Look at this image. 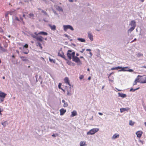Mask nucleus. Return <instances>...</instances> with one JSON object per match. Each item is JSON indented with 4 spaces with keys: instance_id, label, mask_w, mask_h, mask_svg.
Wrapping results in <instances>:
<instances>
[{
    "instance_id": "1",
    "label": "nucleus",
    "mask_w": 146,
    "mask_h": 146,
    "mask_svg": "<svg viewBox=\"0 0 146 146\" xmlns=\"http://www.w3.org/2000/svg\"><path fill=\"white\" fill-rule=\"evenodd\" d=\"M75 52H73L72 53V61L77 63H79L78 64L80 65L82 63L79 58L75 56Z\"/></svg>"
},
{
    "instance_id": "2",
    "label": "nucleus",
    "mask_w": 146,
    "mask_h": 146,
    "mask_svg": "<svg viewBox=\"0 0 146 146\" xmlns=\"http://www.w3.org/2000/svg\"><path fill=\"white\" fill-rule=\"evenodd\" d=\"M99 130L98 128H94L90 130L87 133L88 135H93L96 133L98 132Z\"/></svg>"
},
{
    "instance_id": "3",
    "label": "nucleus",
    "mask_w": 146,
    "mask_h": 146,
    "mask_svg": "<svg viewBox=\"0 0 146 146\" xmlns=\"http://www.w3.org/2000/svg\"><path fill=\"white\" fill-rule=\"evenodd\" d=\"M63 27L64 30L65 31L68 29H70L72 31H73L74 30L72 27L70 25H64Z\"/></svg>"
},
{
    "instance_id": "4",
    "label": "nucleus",
    "mask_w": 146,
    "mask_h": 146,
    "mask_svg": "<svg viewBox=\"0 0 146 146\" xmlns=\"http://www.w3.org/2000/svg\"><path fill=\"white\" fill-rule=\"evenodd\" d=\"M140 83L141 84L146 83V77L145 76H141L140 77Z\"/></svg>"
},
{
    "instance_id": "5",
    "label": "nucleus",
    "mask_w": 146,
    "mask_h": 146,
    "mask_svg": "<svg viewBox=\"0 0 146 146\" xmlns=\"http://www.w3.org/2000/svg\"><path fill=\"white\" fill-rule=\"evenodd\" d=\"M129 26L131 27L135 28L136 26V22L134 20H132L129 22Z\"/></svg>"
},
{
    "instance_id": "6",
    "label": "nucleus",
    "mask_w": 146,
    "mask_h": 146,
    "mask_svg": "<svg viewBox=\"0 0 146 146\" xmlns=\"http://www.w3.org/2000/svg\"><path fill=\"white\" fill-rule=\"evenodd\" d=\"M72 50H69L68 51L67 53V56L70 60H71L72 58Z\"/></svg>"
},
{
    "instance_id": "7",
    "label": "nucleus",
    "mask_w": 146,
    "mask_h": 146,
    "mask_svg": "<svg viewBox=\"0 0 146 146\" xmlns=\"http://www.w3.org/2000/svg\"><path fill=\"white\" fill-rule=\"evenodd\" d=\"M58 56L64 58L65 60H67V59L65 58V56L64 55V53L62 51H60L58 53Z\"/></svg>"
},
{
    "instance_id": "8",
    "label": "nucleus",
    "mask_w": 146,
    "mask_h": 146,
    "mask_svg": "<svg viewBox=\"0 0 146 146\" xmlns=\"http://www.w3.org/2000/svg\"><path fill=\"white\" fill-rule=\"evenodd\" d=\"M80 146H87V144L85 141H81L80 142Z\"/></svg>"
},
{
    "instance_id": "9",
    "label": "nucleus",
    "mask_w": 146,
    "mask_h": 146,
    "mask_svg": "<svg viewBox=\"0 0 146 146\" xmlns=\"http://www.w3.org/2000/svg\"><path fill=\"white\" fill-rule=\"evenodd\" d=\"M88 34L89 38L91 41H93V36L92 34L90 32H88Z\"/></svg>"
},
{
    "instance_id": "10",
    "label": "nucleus",
    "mask_w": 146,
    "mask_h": 146,
    "mask_svg": "<svg viewBox=\"0 0 146 146\" xmlns=\"http://www.w3.org/2000/svg\"><path fill=\"white\" fill-rule=\"evenodd\" d=\"M6 95V94L1 92H0V99L1 98L3 99L4 98Z\"/></svg>"
},
{
    "instance_id": "11",
    "label": "nucleus",
    "mask_w": 146,
    "mask_h": 146,
    "mask_svg": "<svg viewBox=\"0 0 146 146\" xmlns=\"http://www.w3.org/2000/svg\"><path fill=\"white\" fill-rule=\"evenodd\" d=\"M142 132L141 131H138L136 133V134L138 137H140L142 135Z\"/></svg>"
},
{
    "instance_id": "12",
    "label": "nucleus",
    "mask_w": 146,
    "mask_h": 146,
    "mask_svg": "<svg viewBox=\"0 0 146 146\" xmlns=\"http://www.w3.org/2000/svg\"><path fill=\"white\" fill-rule=\"evenodd\" d=\"M43 38L40 36H37L36 38V40L40 42H42L43 40Z\"/></svg>"
},
{
    "instance_id": "13",
    "label": "nucleus",
    "mask_w": 146,
    "mask_h": 146,
    "mask_svg": "<svg viewBox=\"0 0 146 146\" xmlns=\"http://www.w3.org/2000/svg\"><path fill=\"white\" fill-rule=\"evenodd\" d=\"M60 115H63L66 112V110L62 108L60 110Z\"/></svg>"
},
{
    "instance_id": "14",
    "label": "nucleus",
    "mask_w": 146,
    "mask_h": 146,
    "mask_svg": "<svg viewBox=\"0 0 146 146\" xmlns=\"http://www.w3.org/2000/svg\"><path fill=\"white\" fill-rule=\"evenodd\" d=\"M64 81L66 84H67L69 85V86H70V84L69 82V80L68 78V77H66L64 79Z\"/></svg>"
},
{
    "instance_id": "15",
    "label": "nucleus",
    "mask_w": 146,
    "mask_h": 146,
    "mask_svg": "<svg viewBox=\"0 0 146 146\" xmlns=\"http://www.w3.org/2000/svg\"><path fill=\"white\" fill-rule=\"evenodd\" d=\"M55 6L56 8L58 11L60 12L63 11V9L61 7L57 5Z\"/></svg>"
},
{
    "instance_id": "16",
    "label": "nucleus",
    "mask_w": 146,
    "mask_h": 146,
    "mask_svg": "<svg viewBox=\"0 0 146 146\" xmlns=\"http://www.w3.org/2000/svg\"><path fill=\"white\" fill-rule=\"evenodd\" d=\"M119 137V135L117 133H115L113 135L112 137V139H115Z\"/></svg>"
},
{
    "instance_id": "17",
    "label": "nucleus",
    "mask_w": 146,
    "mask_h": 146,
    "mask_svg": "<svg viewBox=\"0 0 146 146\" xmlns=\"http://www.w3.org/2000/svg\"><path fill=\"white\" fill-rule=\"evenodd\" d=\"M118 94L119 96L121 97L122 98H125L126 96V94L122 93H119Z\"/></svg>"
},
{
    "instance_id": "18",
    "label": "nucleus",
    "mask_w": 146,
    "mask_h": 146,
    "mask_svg": "<svg viewBox=\"0 0 146 146\" xmlns=\"http://www.w3.org/2000/svg\"><path fill=\"white\" fill-rule=\"evenodd\" d=\"M21 59L24 61H26L27 60V57L23 56H20Z\"/></svg>"
},
{
    "instance_id": "19",
    "label": "nucleus",
    "mask_w": 146,
    "mask_h": 146,
    "mask_svg": "<svg viewBox=\"0 0 146 146\" xmlns=\"http://www.w3.org/2000/svg\"><path fill=\"white\" fill-rule=\"evenodd\" d=\"M38 34L41 35H48V33L44 31H41L38 33Z\"/></svg>"
},
{
    "instance_id": "20",
    "label": "nucleus",
    "mask_w": 146,
    "mask_h": 146,
    "mask_svg": "<svg viewBox=\"0 0 146 146\" xmlns=\"http://www.w3.org/2000/svg\"><path fill=\"white\" fill-rule=\"evenodd\" d=\"M129 110V109L121 108L120 109V111L121 113H122L123 112L126 111H128Z\"/></svg>"
},
{
    "instance_id": "21",
    "label": "nucleus",
    "mask_w": 146,
    "mask_h": 146,
    "mask_svg": "<svg viewBox=\"0 0 146 146\" xmlns=\"http://www.w3.org/2000/svg\"><path fill=\"white\" fill-rule=\"evenodd\" d=\"M49 26L52 30L54 31L56 29V27L55 25H49Z\"/></svg>"
},
{
    "instance_id": "22",
    "label": "nucleus",
    "mask_w": 146,
    "mask_h": 146,
    "mask_svg": "<svg viewBox=\"0 0 146 146\" xmlns=\"http://www.w3.org/2000/svg\"><path fill=\"white\" fill-rule=\"evenodd\" d=\"M135 29V28L131 27L127 31L128 33L129 34V33H131L132 31Z\"/></svg>"
},
{
    "instance_id": "23",
    "label": "nucleus",
    "mask_w": 146,
    "mask_h": 146,
    "mask_svg": "<svg viewBox=\"0 0 146 146\" xmlns=\"http://www.w3.org/2000/svg\"><path fill=\"white\" fill-rule=\"evenodd\" d=\"M77 114L76 111L74 110L72 112L71 116L72 117H74Z\"/></svg>"
},
{
    "instance_id": "24",
    "label": "nucleus",
    "mask_w": 146,
    "mask_h": 146,
    "mask_svg": "<svg viewBox=\"0 0 146 146\" xmlns=\"http://www.w3.org/2000/svg\"><path fill=\"white\" fill-rule=\"evenodd\" d=\"M1 124L4 127H5L8 125V123L7 121H6L4 122H2Z\"/></svg>"
},
{
    "instance_id": "25",
    "label": "nucleus",
    "mask_w": 146,
    "mask_h": 146,
    "mask_svg": "<svg viewBox=\"0 0 146 146\" xmlns=\"http://www.w3.org/2000/svg\"><path fill=\"white\" fill-rule=\"evenodd\" d=\"M141 76L139 75H138L136 79L135 80V81H137V82H138L140 83V77Z\"/></svg>"
},
{
    "instance_id": "26",
    "label": "nucleus",
    "mask_w": 146,
    "mask_h": 146,
    "mask_svg": "<svg viewBox=\"0 0 146 146\" xmlns=\"http://www.w3.org/2000/svg\"><path fill=\"white\" fill-rule=\"evenodd\" d=\"M0 49L1 51H0V52H5L7 51L2 46L0 47Z\"/></svg>"
},
{
    "instance_id": "27",
    "label": "nucleus",
    "mask_w": 146,
    "mask_h": 146,
    "mask_svg": "<svg viewBox=\"0 0 146 146\" xmlns=\"http://www.w3.org/2000/svg\"><path fill=\"white\" fill-rule=\"evenodd\" d=\"M77 40L79 41L82 42H85L86 40L85 39L81 38H78Z\"/></svg>"
},
{
    "instance_id": "28",
    "label": "nucleus",
    "mask_w": 146,
    "mask_h": 146,
    "mask_svg": "<svg viewBox=\"0 0 146 146\" xmlns=\"http://www.w3.org/2000/svg\"><path fill=\"white\" fill-rule=\"evenodd\" d=\"M27 17H28L31 18L32 17H34V15L33 13H30L28 15Z\"/></svg>"
},
{
    "instance_id": "29",
    "label": "nucleus",
    "mask_w": 146,
    "mask_h": 146,
    "mask_svg": "<svg viewBox=\"0 0 146 146\" xmlns=\"http://www.w3.org/2000/svg\"><path fill=\"white\" fill-rule=\"evenodd\" d=\"M120 69H121L120 70H119L118 71V72H121V71H127V70L125 69V68L124 67H122Z\"/></svg>"
},
{
    "instance_id": "30",
    "label": "nucleus",
    "mask_w": 146,
    "mask_h": 146,
    "mask_svg": "<svg viewBox=\"0 0 146 146\" xmlns=\"http://www.w3.org/2000/svg\"><path fill=\"white\" fill-rule=\"evenodd\" d=\"M139 87H138V88L135 89H133V88H131L130 89V91L134 92L135 91V90L139 89Z\"/></svg>"
},
{
    "instance_id": "31",
    "label": "nucleus",
    "mask_w": 146,
    "mask_h": 146,
    "mask_svg": "<svg viewBox=\"0 0 146 146\" xmlns=\"http://www.w3.org/2000/svg\"><path fill=\"white\" fill-rule=\"evenodd\" d=\"M37 46H39L41 49L42 48V46L40 42H37Z\"/></svg>"
},
{
    "instance_id": "32",
    "label": "nucleus",
    "mask_w": 146,
    "mask_h": 146,
    "mask_svg": "<svg viewBox=\"0 0 146 146\" xmlns=\"http://www.w3.org/2000/svg\"><path fill=\"white\" fill-rule=\"evenodd\" d=\"M134 123L131 120H130L129 121V124L130 125H133L134 124Z\"/></svg>"
},
{
    "instance_id": "33",
    "label": "nucleus",
    "mask_w": 146,
    "mask_h": 146,
    "mask_svg": "<svg viewBox=\"0 0 146 146\" xmlns=\"http://www.w3.org/2000/svg\"><path fill=\"white\" fill-rule=\"evenodd\" d=\"M67 63L69 65H71L72 64H73L74 63L72 62L71 61H68L67 62Z\"/></svg>"
},
{
    "instance_id": "34",
    "label": "nucleus",
    "mask_w": 146,
    "mask_h": 146,
    "mask_svg": "<svg viewBox=\"0 0 146 146\" xmlns=\"http://www.w3.org/2000/svg\"><path fill=\"white\" fill-rule=\"evenodd\" d=\"M31 35L33 38L36 39V38L37 37V36L36 35H35L33 34H31Z\"/></svg>"
},
{
    "instance_id": "35",
    "label": "nucleus",
    "mask_w": 146,
    "mask_h": 146,
    "mask_svg": "<svg viewBox=\"0 0 146 146\" xmlns=\"http://www.w3.org/2000/svg\"><path fill=\"white\" fill-rule=\"evenodd\" d=\"M68 104L67 102H64V104L63 105V106L64 107H66L68 106Z\"/></svg>"
},
{
    "instance_id": "36",
    "label": "nucleus",
    "mask_w": 146,
    "mask_h": 146,
    "mask_svg": "<svg viewBox=\"0 0 146 146\" xmlns=\"http://www.w3.org/2000/svg\"><path fill=\"white\" fill-rule=\"evenodd\" d=\"M49 61H50V62H53L54 63L55 62V60H53V59H51L50 58H49Z\"/></svg>"
},
{
    "instance_id": "37",
    "label": "nucleus",
    "mask_w": 146,
    "mask_h": 146,
    "mask_svg": "<svg viewBox=\"0 0 146 146\" xmlns=\"http://www.w3.org/2000/svg\"><path fill=\"white\" fill-rule=\"evenodd\" d=\"M143 55L142 54L140 53H138V54H137V56L139 57L141 56H143Z\"/></svg>"
},
{
    "instance_id": "38",
    "label": "nucleus",
    "mask_w": 146,
    "mask_h": 146,
    "mask_svg": "<svg viewBox=\"0 0 146 146\" xmlns=\"http://www.w3.org/2000/svg\"><path fill=\"white\" fill-rule=\"evenodd\" d=\"M115 70H118L119 69H120L121 68V67L120 66H118V67H115Z\"/></svg>"
},
{
    "instance_id": "39",
    "label": "nucleus",
    "mask_w": 146,
    "mask_h": 146,
    "mask_svg": "<svg viewBox=\"0 0 146 146\" xmlns=\"http://www.w3.org/2000/svg\"><path fill=\"white\" fill-rule=\"evenodd\" d=\"M127 71L129 72H133V70L131 69H130L129 70H127Z\"/></svg>"
},
{
    "instance_id": "40",
    "label": "nucleus",
    "mask_w": 146,
    "mask_h": 146,
    "mask_svg": "<svg viewBox=\"0 0 146 146\" xmlns=\"http://www.w3.org/2000/svg\"><path fill=\"white\" fill-rule=\"evenodd\" d=\"M61 83H59L58 85V88L60 89H61ZM61 89L63 90V91H64V90H63L61 88Z\"/></svg>"
},
{
    "instance_id": "41",
    "label": "nucleus",
    "mask_w": 146,
    "mask_h": 146,
    "mask_svg": "<svg viewBox=\"0 0 146 146\" xmlns=\"http://www.w3.org/2000/svg\"><path fill=\"white\" fill-rule=\"evenodd\" d=\"M9 14V13H6L5 15V17L6 19H7L8 18V15Z\"/></svg>"
},
{
    "instance_id": "42",
    "label": "nucleus",
    "mask_w": 146,
    "mask_h": 146,
    "mask_svg": "<svg viewBox=\"0 0 146 146\" xmlns=\"http://www.w3.org/2000/svg\"><path fill=\"white\" fill-rule=\"evenodd\" d=\"M101 28L102 26L101 27H100L99 28L96 29V30L98 31H99L101 30Z\"/></svg>"
},
{
    "instance_id": "43",
    "label": "nucleus",
    "mask_w": 146,
    "mask_h": 146,
    "mask_svg": "<svg viewBox=\"0 0 146 146\" xmlns=\"http://www.w3.org/2000/svg\"><path fill=\"white\" fill-rule=\"evenodd\" d=\"M7 13H9V14L11 15L13 14V11H10L8 12Z\"/></svg>"
},
{
    "instance_id": "44",
    "label": "nucleus",
    "mask_w": 146,
    "mask_h": 146,
    "mask_svg": "<svg viewBox=\"0 0 146 146\" xmlns=\"http://www.w3.org/2000/svg\"><path fill=\"white\" fill-rule=\"evenodd\" d=\"M71 94L70 92L68 90L67 91V95L68 96H71Z\"/></svg>"
},
{
    "instance_id": "45",
    "label": "nucleus",
    "mask_w": 146,
    "mask_h": 146,
    "mask_svg": "<svg viewBox=\"0 0 146 146\" xmlns=\"http://www.w3.org/2000/svg\"><path fill=\"white\" fill-rule=\"evenodd\" d=\"M42 12L44 13V14L46 15H47V13L46 12H45L43 10H42Z\"/></svg>"
},
{
    "instance_id": "46",
    "label": "nucleus",
    "mask_w": 146,
    "mask_h": 146,
    "mask_svg": "<svg viewBox=\"0 0 146 146\" xmlns=\"http://www.w3.org/2000/svg\"><path fill=\"white\" fill-rule=\"evenodd\" d=\"M23 47L26 48H27L28 47V45L27 44H26Z\"/></svg>"
},
{
    "instance_id": "47",
    "label": "nucleus",
    "mask_w": 146,
    "mask_h": 146,
    "mask_svg": "<svg viewBox=\"0 0 146 146\" xmlns=\"http://www.w3.org/2000/svg\"><path fill=\"white\" fill-rule=\"evenodd\" d=\"M64 36L66 37H67L68 39L69 38V37H70L69 36L67 35L66 34H64Z\"/></svg>"
},
{
    "instance_id": "48",
    "label": "nucleus",
    "mask_w": 146,
    "mask_h": 146,
    "mask_svg": "<svg viewBox=\"0 0 146 146\" xmlns=\"http://www.w3.org/2000/svg\"><path fill=\"white\" fill-rule=\"evenodd\" d=\"M137 81H136L135 80L134 82L133 83V85H135L137 84V83L138 82Z\"/></svg>"
},
{
    "instance_id": "49",
    "label": "nucleus",
    "mask_w": 146,
    "mask_h": 146,
    "mask_svg": "<svg viewBox=\"0 0 146 146\" xmlns=\"http://www.w3.org/2000/svg\"><path fill=\"white\" fill-rule=\"evenodd\" d=\"M34 35H36L37 36H38V35H39V34H38V33H37L36 32H35L34 33Z\"/></svg>"
},
{
    "instance_id": "50",
    "label": "nucleus",
    "mask_w": 146,
    "mask_h": 146,
    "mask_svg": "<svg viewBox=\"0 0 146 146\" xmlns=\"http://www.w3.org/2000/svg\"><path fill=\"white\" fill-rule=\"evenodd\" d=\"M3 29L1 28H0V33H3Z\"/></svg>"
},
{
    "instance_id": "51",
    "label": "nucleus",
    "mask_w": 146,
    "mask_h": 146,
    "mask_svg": "<svg viewBox=\"0 0 146 146\" xmlns=\"http://www.w3.org/2000/svg\"><path fill=\"white\" fill-rule=\"evenodd\" d=\"M84 77V76H80V77H79V78L81 80V79H82Z\"/></svg>"
},
{
    "instance_id": "52",
    "label": "nucleus",
    "mask_w": 146,
    "mask_h": 146,
    "mask_svg": "<svg viewBox=\"0 0 146 146\" xmlns=\"http://www.w3.org/2000/svg\"><path fill=\"white\" fill-rule=\"evenodd\" d=\"M15 19L16 20H17L18 21H19V19L17 17H15Z\"/></svg>"
},
{
    "instance_id": "53",
    "label": "nucleus",
    "mask_w": 146,
    "mask_h": 146,
    "mask_svg": "<svg viewBox=\"0 0 146 146\" xmlns=\"http://www.w3.org/2000/svg\"><path fill=\"white\" fill-rule=\"evenodd\" d=\"M89 54H90V57H91L92 56V52H89Z\"/></svg>"
},
{
    "instance_id": "54",
    "label": "nucleus",
    "mask_w": 146,
    "mask_h": 146,
    "mask_svg": "<svg viewBox=\"0 0 146 146\" xmlns=\"http://www.w3.org/2000/svg\"><path fill=\"white\" fill-rule=\"evenodd\" d=\"M136 38H134V40L131 42V43H132V42H133L136 41Z\"/></svg>"
},
{
    "instance_id": "55",
    "label": "nucleus",
    "mask_w": 146,
    "mask_h": 146,
    "mask_svg": "<svg viewBox=\"0 0 146 146\" xmlns=\"http://www.w3.org/2000/svg\"><path fill=\"white\" fill-rule=\"evenodd\" d=\"M85 50V49H82V50H81V51H80V52H81V53H83V52Z\"/></svg>"
},
{
    "instance_id": "56",
    "label": "nucleus",
    "mask_w": 146,
    "mask_h": 146,
    "mask_svg": "<svg viewBox=\"0 0 146 146\" xmlns=\"http://www.w3.org/2000/svg\"><path fill=\"white\" fill-rule=\"evenodd\" d=\"M29 52H24L23 53L25 54H28Z\"/></svg>"
},
{
    "instance_id": "57",
    "label": "nucleus",
    "mask_w": 146,
    "mask_h": 146,
    "mask_svg": "<svg viewBox=\"0 0 146 146\" xmlns=\"http://www.w3.org/2000/svg\"><path fill=\"white\" fill-rule=\"evenodd\" d=\"M52 10L54 12V13L55 14H57V13H56V11H54L53 9H52Z\"/></svg>"
},
{
    "instance_id": "58",
    "label": "nucleus",
    "mask_w": 146,
    "mask_h": 146,
    "mask_svg": "<svg viewBox=\"0 0 146 146\" xmlns=\"http://www.w3.org/2000/svg\"><path fill=\"white\" fill-rule=\"evenodd\" d=\"M52 137H56V135L55 134H53L52 135Z\"/></svg>"
},
{
    "instance_id": "59",
    "label": "nucleus",
    "mask_w": 146,
    "mask_h": 146,
    "mask_svg": "<svg viewBox=\"0 0 146 146\" xmlns=\"http://www.w3.org/2000/svg\"><path fill=\"white\" fill-rule=\"evenodd\" d=\"M98 114L99 115H103V113H101V112H99L98 113Z\"/></svg>"
},
{
    "instance_id": "60",
    "label": "nucleus",
    "mask_w": 146,
    "mask_h": 146,
    "mask_svg": "<svg viewBox=\"0 0 146 146\" xmlns=\"http://www.w3.org/2000/svg\"><path fill=\"white\" fill-rule=\"evenodd\" d=\"M86 50L87 51H91V50L90 49H86Z\"/></svg>"
},
{
    "instance_id": "61",
    "label": "nucleus",
    "mask_w": 146,
    "mask_h": 146,
    "mask_svg": "<svg viewBox=\"0 0 146 146\" xmlns=\"http://www.w3.org/2000/svg\"><path fill=\"white\" fill-rule=\"evenodd\" d=\"M25 2H29V0H24Z\"/></svg>"
},
{
    "instance_id": "62",
    "label": "nucleus",
    "mask_w": 146,
    "mask_h": 146,
    "mask_svg": "<svg viewBox=\"0 0 146 146\" xmlns=\"http://www.w3.org/2000/svg\"><path fill=\"white\" fill-rule=\"evenodd\" d=\"M62 102L64 104V102H65V101L64 100H62Z\"/></svg>"
},
{
    "instance_id": "63",
    "label": "nucleus",
    "mask_w": 146,
    "mask_h": 146,
    "mask_svg": "<svg viewBox=\"0 0 146 146\" xmlns=\"http://www.w3.org/2000/svg\"><path fill=\"white\" fill-rule=\"evenodd\" d=\"M91 79V78L90 76L88 78V80H90V79Z\"/></svg>"
},
{
    "instance_id": "64",
    "label": "nucleus",
    "mask_w": 146,
    "mask_h": 146,
    "mask_svg": "<svg viewBox=\"0 0 146 146\" xmlns=\"http://www.w3.org/2000/svg\"><path fill=\"white\" fill-rule=\"evenodd\" d=\"M115 70V67L112 68H111V70Z\"/></svg>"
}]
</instances>
